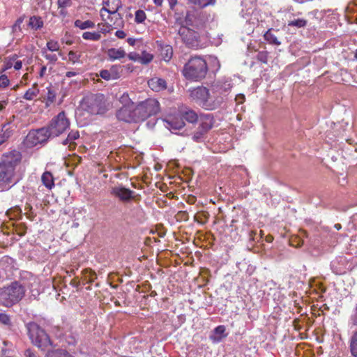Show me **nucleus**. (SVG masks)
<instances>
[{
    "label": "nucleus",
    "instance_id": "obj_1",
    "mask_svg": "<svg viewBox=\"0 0 357 357\" xmlns=\"http://www.w3.org/2000/svg\"><path fill=\"white\" fill-rule=\"evenodd\" d=\"M21 160L19 152L13 151L4 154L0 162V190L8 188L13 182L16 166Z\"/></svg>",
    "mask_w": 357,
    "mask_h": 357
},
{
    "label": "nucleus",
    "instance_id": "obj_2",
    "mask_svg": "<svg viewBox=\"0 0 357 357\" xmlns=\"http://www.w3.org/2000/svg\"><path fill=\"white\" fill-rule=\"evenodd\" d=\"M208 67L206 61L200 56L190 58L185 64L183 75L188 79L199 81L206 77Z\"/></svg>",
    "mask_w": 357,
    "mask_h": 357
},
{
    "label": "nucleus",
    "instance_id": "obj_3",
    "mask_svg": "<svg viewBox=\"0 0 357 357\" xmlns=\"http://www.w3.org/2000/svg\"><path fill=\"white\" fill-rule=\"evenodd\" d=\"M25 288L17 282L0 289V304L6 307L13 306L20 302L25 294Z\"/></svg>",
    "mask_w": 357,
    "mask_h": 357
},
{
    "label": "nucleus",
    "instance_id": "obj_4",
    "mask_svg": "<svg viewBox=\"0 0 357 357\" xmlns=\"http://www.w3.org/2000/svg\"><path fill=\"white\" fill-rule=\"evenodd\" d=\"M27 334L31 343L42 350H45L52 344L49 335L36 322L26 324Z\"/></svg>",
    "mask_w": 357,
    "mask_h": 357
},
{
    "label": "nucleus",
    "instance_id": "obj_5",
    "mask_svg": "<svg viewBox=\"0 0 357 357\" xmlns=\"http://www.w3.org/2000/svg\"><path fill=\"white\" fill-rule=\"evenodd\" d=\"M81 107L91 114H100L106 111L105 100L102 94H92L85 97Z\"/></svg>",
    "mask_w": 357,
    "mask_h": 357
},
{
    "label": "nucleus",
    "instance_id": "obj_6",
    "mask_svg": "<svg viewBox=\"0 0 357 357\" xmlns=\"http://www.w3.org/2000/svg\"><path fill=\"white\" fill-rule=\"evenodd\" d=\"M231 89L229 82H225L222 84H216L213 85L210 91V101L211 110L220 107L224 102Z\"/></svg>",
    "mask_w": 357,
    "mask_h": 357
},
{
    "label": "nucleus",
    "instance_id": "obj_7",
    "mask_svg": "<svg viewBox=\"0 0 357 357\" xmlns=\"http://www.w3.org/2000/svg\"><path fill=\"white\" fill-rule=\"evenodd\" d=\"M135 115L139 121H144L151 116L155 115L160 112L159 102L154 98H149L140 102L135 107Z\"/></svg>",
    "mask_w": 357,
    "mask_h": 357
},
{
    "label": "nucleus",
    "instance_id": "obj_8",
    "mask_svg": "<svg viewBox=\"0 0 357 357\" xmlns=\"http://www.w3.org/2000/svg\"><path fill=\"white\" fill-rule=\"evenodd\" d=\"M69 126V120L66 116L65 112H61L52 119L46 129L48 131L49 135L54 137L65 132Z\"/></svg>",
    "mask_w": 357,
    "mask_h": 357
},
{
    "label": "nucleus",
    "instance_id": "obj_9",
    "mask_svg": "<svg viewBox=\"0 0 357 357\" xmlns=\"http://www.w3.org/2000/svg\"><path fill=\"white\" fill-rule=\"evenodd\" d=\"M206 23V14L204 12L195 10L187 13L181 26L196 29L199 31L205 27Z\"/></svg>",
    "mask_w": 357,
    "mask_h": 357
},
{
    "label": "nucleus",
    "instance_id": "obj_10",
    "mask_svg": "<svg viewBox=\"0 0 357 357\" xmlns=\"http://www.w3.org/2000/svg\"><path fill=\"white\" fill-rule=\"evenodd\" d=\"M178 34L183 43L190 48H197L199 46V33L192 28L181 26Z\"/></svg>",
    "mask_w": 357,
    "mask_h": 357
},
{
    "label": "nucleus",
    "instance_id": "obj_11",
    "mask_svg": "<svg viewBox=\"0 0 357 357\" xmlns=\"http://www.w3.org/2000/svg\"><path fill=\"white\" fill-rule=\"evenodd\" d=\"M190 97L202 107L211 110L210 90L204 86H199L190 91Z\"/></svg>",
    "mask_w": 357,
    "mask_h": 357
},
{
    "label": "nucleus",
    "instance_id": "obj_12",
    "mask_svg": "<svg viewBox=\"0 0 357 357\" xmlns=\"http://www.w3.org/2000/svg\"><path fill=\"white\" fill-rule=\"evenodd\" d=\"M50 137L46 128L30 131L24 139V144L27 147H33L38 144L46 142Z\"/></svg>",
    "mask_w": 357,
    "mask_h": 357
},
{
    "label": "nucleus",
    "instance_id": "obj_13",
    "mask_svg": "<svg viewBox=\"0 0 357 357\" xmlns=\"http://www.w3.org/2000/svg\"><path fill=\"white\" fill-rule=\"evenodd\" d=\"M110 193L112 195L125 203L130 202L135 197V192L125 188L122 185L112 187Z\"/></svg>",
    "mask_w": 357,
    "mask_h": 357
},
{
    "label": "nucleus",
    "instance_id": "obj_14",
    "mask_svg": "<svg viewBox=\"0 0 357 357\" xmlns=\"http://www.w3.org/2000/svg\"><path fill=\"white\" fill-rule=\"evenodd\" d=\"M135 107L133 103H131V105H123L116 113L118 119L126 122L139 121L138 119L135 115Z\"/></svg>",
    "mask_w": 357,
    "mask_h": 357
},
{
    "label": "nucleus",
    "instance_id": "obj_15",
    "mask_svg": "<svg viewBox=\"0 0 357 357\" xmlns=\"http://www.w3.org/2000/svg\"><path fill=\"white\" fill-rule=\"evenodd\" d=\"M99 75L105 80H114L120 77V73L116 66H112L109 70H102Z\"/></svg>",
    "mask_w": 357,
    "mask_h": 357
},
{
    "label": "nucleus",
    "instance_id": "obj_16",
    "mask_svg": "<svg viewBox=\"0 0 357 357\" xmlns=\"http://www.w3.org/2000/svg\"><path fill=\"white\" fill-rule=\"evenodd\" d=\"M199 128L203 132H208L213 125V118L211 114L201 115L199 117Z\"/></svg>",
    "mask_w": 357,
    "mask_h": 357
},
{
    "label": "nucleus",
    "instance_id": "obj_17",
    "mask_svg": "<svg viewBox=\"0 0 357 357\" xmlns=\"http://www.w3.org/2000/svg\"><path fill=\"white\" fill-rule=\"evenodd\" d=\"M165 126L170 130L181 129L185 123L181 117H172L165 120Z\"/></svg>",
    "mask_w": 357,
    "mask_h": 357
},
{
    "label": "nucleus",
    "instance_id": "obj_18",
    "mask_svg": "<svg viewBox=\"0 0 357 357\" xmlns=\"http://www.w3.org/2000/svg\"><path fill=\"white\" fill-rule=\"evenodd\" d=\"M14 126L10 123L4 124L0 130V144L8 140L13 135Z\"/></svg>",
    "mask_w": 357,
    "mask_h": 357
},
{
    "label": "nucleus",
    "instance_id": "obj_19",
    "mask_svg": "<svg viewBox=\"0 0 357 357\" xmlns=\"http://www.w3.org/2000/svg\"><path fill=\"white\" fill-rule=\"evenodd\" d=\"M149 86L153 91H159L166 89L167 84L165 79L158 77H154L149 80Z\"/></svg>",
    "mask_w": 357,
    "mask_h": 357
},
{
    "label": "nucleus",
    "instance_id": "obj_20",
    "mask_svg": "<svg viewBox=\"0 0 357 357\" xmlns=\"http://www.w3.org/2000/svg\"><path fill=\"white\" fill-rule=\"evenodd\" d=\"M107 54L110 60L114 61L124 58L126 53L123 48H110L107 50Z\"/></svg>",
    "mask_w": 357,
    "mask_h": 357
},
{
    "label": "nucleus",
    "instance_id": "obj_21",
    "mask_svg": "<svg viewBox=\"0 0 357 357\" xmlns=\"http://www.w3.org/2000/svg\"><path fill=\"white\" fill-rule=\"evenodd\" d=\"M225 332V327L224 326H218L214 329L213 334L211 335L210 338L213 342H219L227 336Z\"/></svg>",
    "mask_w": 357,
    "mask_h": 357
},
{
    "label": "nucleus",
    "instance_id": "obj_22",
    "mask_svg": "<svg viewBox=\"0 0 357 357\" xmlns=\"http://www.w3.org/2000/svg\"><path fill=\"white\" fill-rule=\"evenodd\" d=\"M43 185L48 189H52L54 186V178L50 172H45L41 177Z\"/></svg>",
    "mask_w": 357,
    "mask_h": 357
},
{
    "label": "nucleus",
    "instance_id": "obj_23",
    "mask_svg": "<svg viewBox=\"0 0 357 357\" xmlns=\"http://www.w3.org/2000/svg\"><path fill=\"white\" fill-rule=\"evenodd\" d=\"M47 93L44 96L46 107H50L56 99V93L52 87H47Z\"/></svg>",
    "mask_w": 357,
    "mask_h": 357
},
{
    "label": "nucleus",
    "instance_id": "obj_24",
    "mask_svg": "<svg viewBox=\"0 0 357 357\" xmlns=\"http://www.w3.org/2000/svg\"><path fill=\"white\" fill-rule=\"evenodd\" d=\"M39 93V89L38 88V84H34L33 86L29 89L24 95V98L27 100H32L35 98Z\"/></svg>",
    "mask_w": 357,
    "mask_h": 357
},
{
    "label": "nucleus",
    "instance_id": "obj_25",
    "mask_svg": "<svg viewBox=\"0 0 357 357\" xmlns=\"http://www.w3.org/2000/svg\"><path fill=\"white\" fill-rule=\"evenodd\" d=\"M172 54H173V50L171 46L166 45V46L161 47L160 56H161V58L164 61H169L171 59Z\"/></svg>",
    "mask_w": 357,
    "mask_h": 357
},
{
    "label": "nucleus",
    "instance_id": "obj_26",
    "mask_svg": "<svg viewBox=\"0 0 357 357\" xmlns=\"http://www.w3.org/2000/svg\"><path fill=\"white\" fill-rule=\"evenodd\" d=\"M182 118L190 123H195L198 120V116L195 112L191 109H188L182 114Z\"/></svg>",
    "mask_w": 357,
    "mask_h": 357
},
{
    "label": "nucleus",
    "instance_id": "obj_27",
    "mask_svg": "<svg viewBox=\"0 0 357 357\" xmlns=\"http://www.w3.org/2000/svg\"><path fill=\"white\" fill-rule=\"evenodd\" d=\"M104 5L105 6L102 8L100 10V13L102 16H103V12H107L109 14H116L119 9L121 7V2L117 3L116 8H110L109 1L104 2Z\"/></svg>",
    "mask_w": 357,
    "mask_h": 357
},
{
    "label": "nucleus",
    "instance_id": "obj_28",
    "mask_svg": "<svg viewBox=\"0 0 357 357\" xmlns=\"http://www.w3.org/2000/svg\"><path fill=\"white\" fill-rule=\"evenodd\" d=\"M264 39L266 40L268 43L275 45H280L281 44L280 41L278 40V38L272 33L271 30H268L264 33Z\"/></svg>",
    "mask_w": 357,
    "mask_h": 357
},
{
    "label": "nucleus",
    "instance_id": "obj_29",
    "mask_svg": "<svg viewBox=\"0 0 357 357\" xmlns=\"http://www.w3.org/2000/svg\"><path fill=\"white\" fill-rule=\"evenodd\" d=\"M79 137V132L76 131V130H73L68 134V137L63 141V144L64 145H66L68 143H69L70 147L71 149L72 146H75V144H73V141L78 139Z\"/></svg>",
    "mask_w": 357,
    "mask_h": 357
},
{
    "label": "nucleus",
    "instance_id": "obj_30",
    "mask_svg": "<svg viewBox=\"0 0 357 357\" xmlns=\"http://www.w3.org/2000/svg\"><path fill=\"white\" fill-rule=\"evenodd\" d=\"M190 3L200 8H204L210 5H214L216 0H188Z\"/></svg>",
    "mask_w": 357,
    "mask_h": 357
},
{
    "label": "nucleus",
    "instance_id": "obj_31",
    "mask_svg": "<svg viewBox=\"0 0 357 357\" xmlns=\"http://www.w3.org/2000/svg\"><path fill=\"white\" fill-rule=\"evenodd\" d=\"M75 26L76 27L79 28L80 29L84 30V29H86L93 28L95 26V24H94V22H93L91 20H86V21L82 22L79 20H77L75 22Z\"/></svg>",
    "mask_w": 357,
    "mask_h": 357
},
{
    "label": "nucleus",
    "instance_id": "obj_32",
    "mask_svg": "<svg viewBox=\"0 0 357 357\" xmlns=\"http://www.w3.org/2000/svg\"><path fill=\"white\" fill-rule=\"evenodd\" d=\"M350 351L354 357H357V332H355L350 339Z\"/></svg>",
    "mask_w": 357,
    "mask_h": 357
},
{
    "label": "nucleus",
    "instance_id": "obj_33",
    "mask_svg": "<svg viewBox=\"0 0 357 357\" xmlns=\"http://www.w3.org/2000/svg\"><path fill=\"white\" fill-rule=\"evenodd\" d=\"M29 25L33 29H38L43 26V22L40 17L33 16L30 17Z\"/></svg>",
    "mask_w": 357,
    "mask_h": 357
},
{
    "label": "nucleus",
    "instance_id": "obj_34",
    "mask_svg": "<svg viewBox=\"0 0 357 357\" xmlns=\"http://www.w3.org/2000/svg\"><path fill=\"white\" fill-rule=\"evenodd\" d=\"M82 38L85 40L98 41L101 38L100 32L86 31L83 33Z\"/></svg>",
    "mask_w": 357,
    "mask_h": 357
},
{
    "label": "nucleus",
    "instance_id": "obj_35",
    "mask_svg": "<svg viewBox=\"0 0 357 357\" xmlns=\"http://www.w3.org/2000/svg\"><path fill=\"white\" fill-rule=\"evenodd\" d=\"M83 279L86 283L91 284L96 278V275L94 272L90 270L86 269L83 272Z\"/></svg>",
    "mask_w": 357,
    "mask_h": 357
},
{
    "label": "nucleus",
    "instance_id": "obj_36",
    "mask_svg": "<svg viewBox=\"0 0 357 357\" xmlns=\"http://www.w3.org/2000/svg\"><path fill=\"white\" fill-rule=\"evenodd\" d=\"M45 357H69L63 350L49 351Z\"/></svg>",
    "mask_w": 357,
    "mask_h": 357
},
{
    "label": "nucleus",
    "instance_id": "obj_37",
    "mask_svg": "<svg viewBox=\"0 0 357 357\" xmlns=\"http://www.w3.org/2000/svg\"><path fill=\"white\" fill-rule=\"evenodd\" d=\"M306 24H307V21L304 19H297V20L289 21L288 22V26H296L298 28L304 27L306 26Z\"/></svg>",
    "mask_w": 357,
    "mask_h": 357
},
{
    "label": "nucleus",
    "instance_id": "obj_38",
    "mask_svg": "<svg viewBox=\"0 0 357 357\" xmlns=\"http://www.w3.org/2000/svg\"><path fill=\"white\" fill-rule=\"evenodd\" d=\"M153 59V56L146 52H143L142 54L140 55L139 63L142 64H147L150 63Z\"/></svg>",
    "mask_w": 357,
    "mask_h": 357
},
{
    "label": "nucleus",
    "instance_id": "obj_39",
    "mask_svg": "<svg viewBox=\"0 0 357 357\" xmlns=\"http://www.w3.org/2000/svg\"><path fill=\"white\" fill-rule=\"evenodd\" d=\"M17 59V56L16 54L8 58L5 61L3 64V67L2 68V70H6L12 67H13V62Z\"/></svg>",
    "mask_w": 357,
    "mask_h": 357
},
{
    "label": "nucleus",
    "instance_id": "obj_40",
    "mask_svg": "<svg viewBox=\"0 0 357 357\" xmlns=\"http://www.w3.org/2000/svg\"><path fill=\"white\" fill-rule=\"evenodd\" d=\"M42 55L47 60H48L50 62L53 63H56V61L58 60V57H57L56 54H49L47 52V50L45 48H43L42 50Z\"/></svg>",
    "mask_w": 357,
    "mask_h": 357
},
{
    "label": "nucleus",
    "instance_id": "obj_41",
    "mask_svg": "<svg viewBox=\"0 0 357 357\" xmlns=\"http://www.w3.org/2000/svg\"><path fill=\"white\" fill-rule=\"evenodd\" d=\"M46 47H47L46 50H48L49 51H51V52H56V51H59L60 49L59 43L57 41L52 40H51L47 43Z\"/></svg>",
    "mask_w": 357,
    "mask_h": 357
},
{
    "label": "nucleus",
    "instance_id": "obj_42",
    "mask_svg": "<svg viewBox=\"0 0 357 357\" xmlns=\"http://www.w3.org/2000/svg\"><path fill=\"white\" fill-rule=\"evenodd\" d=\"M0 323L8 327L11 326L12 321L10 317L5 313H0Z\"/></svg>",
    "mask_w": 357,
    "mask_h": 357
},
{
    "label": "nucleus",
    "instance_id": "obj_43",
    "mask_svg": "<svg viewBox=\"0 0 357 357\" xmlns=\"http://www.w3.org/2000/svg\"><path fill=\"white\" fill-rule=\"evenodd\" d=\"M206 133V132H203V130L199 128L198 130L193 134L192 139L196 142H200L202 141Z\"/></svg>",
    "mask_w": 357,
    "mask_h": 357
},
{
    "label": "nucleus",
    "instance_id": "obj_44",
    "mask_svg": "<svg viewBox=\"0 0 357 357\" xmlns=\"http://www.w3.org/2000/svg\"><path fill=\"white\" fill-rule=\"evenodd\" d=\"M146 19V13L142 10H138L135 13V22L137 23H142Z\"/></svg>",
    "mask_w": 357,
    "mask_h": 357
},
{
    "label": "nucleus",
    "instance_id": "obj_45",
    "mask_svg": "<svg viewBox=\"0 0 357 357\" xmlns=\"http://www.w3.org/2000/svg\"><path fill=\"white\" fill-rule=\"evenodd\" d=\"M80 56V54H77L76 52L73 51H70L68 53L69 61L72 62L73 64L79 62Z\"/></svg>",
    "mask_w": 357,
    "mask_h": 357
},
{
    "label": "nucleus",
    "instance_id": "obj_46",
    "mask_svg": "<svg viewBox=\"0 0 357 357\" xmlns=\"http://www.w3.org/2000/svg\"><path fill=\"white\" fill-rule=\"evenodd\" d=\"M119 101L123 105H131V100L127 93H123L119 98Z\"/></svg>",
    "mask_w": 357,
    "mask_h": 357
},
{
    "label": "nucleus",
    "instance_id": "obj_47",
    "mask_svg": "<svg viewBox=\"0 0 357 357\" xmlns=\"http://www.w3.org/2000/svg\"><path fill=\"white\" fill-rule=\"evenodd\" d=\"M23 22V18L20 17L18 18L15 24L13 25L12 30L13 33H16L17 31H21V24Z\"/></svg>",
    "mask_w": 357,
    "mask_h": 357
},
{
    "label": "nucleus",
    "instance_id": "obj_48",
    "mask_svg": "<svg viewBox=\"0 0 357 357\" xmlns=\"http://www.w3.org/2000/svg\"><path fill=\"white\" fill-rule=\"evenodd\" d=\"M257 59L262 63H266L268 61V53L267 52H259L257 54Z\"/></svg>",
    "mask_w": 357,
    "mask_h": 357
},
{
    "label": "nucleus",
    "instance_id": "obj_49",
    "mask_svg": "<svg viewBox=\"0 0 357 357\" xmlns=\"http://www.w3.org/2000/svg\"><path fill=\"white\" fill-rule=\"evenodd\" d=\"M8 84L9 79L6 75H3L0 76V87L5 88L8 85Z\"/></svg>",
    "mask_w": 357,
    "mask_h": 357
},
{
    "label": "nucleus",
    "instance_id": "obj_50",
    "mask_svg": "<svg viewBox=\"0 0 357 357\" xmlns=\"http://www.w3.org/2000/svg\"><path fill=\"white\" fill-rule=\"evenodd\" d=\"M58 7H69L72 5V2L70 0H58L57 1Z\"/></svg>",
    "mask_w": 357,
    "mask_h": 357
},
{
    "label": "nucleus",
    "instance_id": "obj_51",
    "mask_svg": "<svg viewBox=\"0 0 357 357\" xmlns=\"http://www.w3.org/2000/svg\"><path fill=\"white\" fill-rule=\"evenodd\" d=\"M128 56L129 59L131 61L139 62L140 55L135 52H130V54H128Z\"/></svg>",
    "mask_w": 357,
    "mask_h": 357
},
{
    "label": "nucleus",
    "instance_id": "obj_52",
    "mask_svg": "<svg viewBox=\"0 0 357 357\" xmlns=\"http://www.w3.org/2000/svg\"><path fill=\"white\" fill-rule=\"evenodd\" d=\"M59 9V15L63 18L66 17L68 15V11L66 10V7H58Z\"/></svg>",
    "mask_w": 357,
    "mask_h": 357
},
{
    "label": "nucleus",
    "instance_id": "obj_53",
    "mask_svg": "<svg viewBox=\"0 0 357 357\" xmlns=\"http://www.w3.org/2000/svg\"><path fill=\"white\" fill-rule=\"evenodd\" d=\"M115 36L119 38L123 39L126 38V33L122 30H118L116 31Z\"/></svg>",
    "mask_w": 357,
    "mask_h": 357
},
{
    "label": "nucleus",
    "instance_id": "obj_54",
    "mask_svg": "<svg viewBox=\"0 0 357 357\" xmlns=\"http://www.w3.org/2000/svg\"><path fill=\"white\" fill-rule=\"evenodd\" d=\"M22 63L21 61H19L16 59V60L15 61V62H13V68L15 69V70H20L22 68Z\"/></svg>",
    "mask_w": 357,
    "mask_h": 357
},
{
    "label": "nucleus",
    "instance_id": "obj_55",
    "mask_svg": "<svg viewBox=\"0 0 357 357\" xmlns=\"http://www.w3.org/2000/svg\"><path fill=\"white\" fill-rule=\"evenodd\" d=\"M25 356L26 357H36V356L35 355V354L31 350V349H27L25 351Z\"/></svg>",
    "mask_w": 357,
    "mask_h": 357
},
{
    "label": "nucleus",
    "instance_id": "obj_56",
    "mask_svg": "<svg viewBox=\"0 0 357 357\" xmlns=\"http://www.w3.org/2000/svg\"><path fill=\"white\" fill-rule=\"evenodd\" d=\"M127 42L128 43V44H129L130 45L133 46V45H135V44L136 39L132 38H128V39H127Z\"/></svg>",
    "mask_w": 357,
    "mask_h": 357
},
{
    "label": "nucleus",
    "instance_id": "obj_57",
    "mask_svg": "<svg viewBox=\"0 0 357 357\" xmlns=\"http://www.w3.org/2000/svg\"><path fill=\"white\" fill-rule=\"evenodd\" d=\"M77 73L76 72H74V71H68V72H67V73H66V76L67 77H73V76L77 75Z\"/></svg>",
    "mask_w": 357,
    "mask_h": 357
},
{
    "label": "nucleus",
    "instance_id": "obj_58",
    "mask_svg": "<svg viewBox=\"0 0 357 357\" xmlns=\"http://www.w3.org/2000/svg\"><path fill=\"white\" fill-rule=\"evenodd\" d=\"M46 70H47V68L46 66H43L40 69V77H43L44 74L46 72Z\"/></svg>",
    "mask_w": 357,
    "mask_h": 357
},
{
    "label": "nucleus",
    "instance_id": "obj_59",
    "mask_svg": "<svg viewBox=\"0 0 357 357\" xmlns=\"http://www.w3.org/2000/svg\"><path fill=\"white\" fill-rule=\"evenodd\" d=\"M10 260L9 258L8 257H3L1 261H0V266L2 265L3 263L6 262V263H8V261Z\"/></svg>",
    "mask_w": 357,
    "mask_h": 357
},
{
    "label": "nucleus",
    "instance_id": "obj_60",
    "mask_svg": "<svg viewBox=\"0 0 357 357\" xmlns=\"http://www.w3.org/2000/svg\"><path fill=\"white\" fill-rule=\"evenodd\" d=\"M153 2L157 6H161L162 4L163 0H153Z\"/></svg>",
    "mask_w": 357,
    "mask_h": 357
},
{
    "label": "nucleus",
    "instance_id": "obj_61",
    "mask_svg": "<svg viewBox=\"0 0 357 357\" xmlns=\"http://www.w3.org/2000/svg\"><path fill=\"white\" fill-rule=\"evenodd\" d=\"M71 284H73L75 287H78L79 282L77 281L76 279H74L73 280H72Z\"/></svg>",
    "mask_w": 357,
    "mask_h": 357
},
{
    "label": "nucleus",
    "instance_id": "obj_62",
    "mask_svg": "<svg viewBox=\"0 0 357 357\" xmlns=\"http://www.w3.org/2000/svg\"><path fill=\"white\" fill-rule=\"evenodd\" d=\"M334 227L337 230H340L342 227L340 224H335Z\"/></svg>",
    "mask_w": 357,
    "mask_h": 357
},
{
    "label": "nucleus",
    "instance_id": "obj_63",
    "mask_svg": "<svg viewBox=\"0 0 357 357\" xmlns=\"http://www.w3.org/2000/svg\"><path fill=\"white\" fill-rule=\"evenodd\" d=\"M176 3H177L176 0H171V1H170L171 7H172L174 5L176 4Z\"/></svg>",
    "mask_w": 357,
    "mask_h": 357
},
{
    "label": "nucleus",
    "instance_id": "obj_64",
    "mask_svg": "<svg viewBox=\"0 0 357 357\" xmlns=\"http://www.w3.org/2000/svg\"><path fill=\"white\" fill-rule=\"evenodd\" d=\"M354 57L357 59V50L355 52Z\"/></svg>",
    "mask_w": 357,
    "mask_h": 357
}]
</instances>
